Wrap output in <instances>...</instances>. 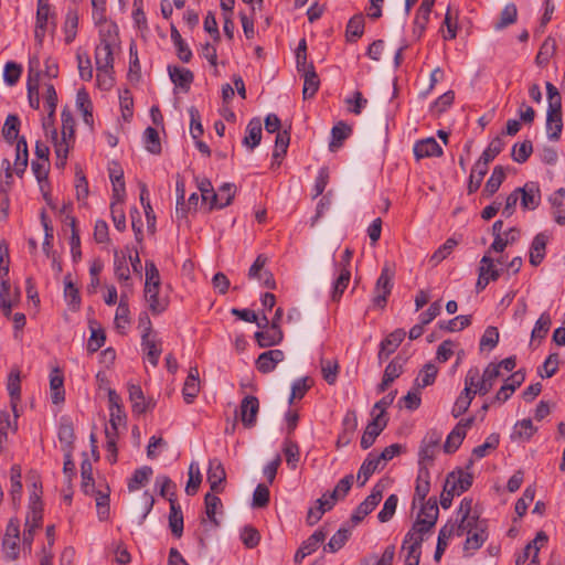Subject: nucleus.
Wrapping results in <instances>:
<instances>
[{
  "mask_svg": "<svg viewBox=\"0 0 565 565\" xmlns=\"http://www.w3.org/2000/svg\"><path fill=\"white\" fill-rule=\"evenodd\" d=\"M548 236L544 233H539L532 241L530 247V264L532 266H539L544 257Z\"/></svg>",
  "mask_w": 565,
  "mask_h": 565,
  "instance_id": "nucleus-25",
  "label": "nucleus"
},
{
  "mask_svg": "<svg viewBox=\"0 0 565 565\" xmlns=\"http://www.w3.org/2000/svg\"><path fill=\"white\" fill-rule=\"evenodd\" d=\"M40 60L36 56H33L29 60V70H28V98L29 104L33 109L40 108V95H39V84H40Z\"/></svg>",
  "mask_w": 565,
  "mask_h": 565,
  "instance_id": "nucleus-8",
  "label": "nucleus"
},
{
  "mask_svg": "<svg viewBox=\"0 0 565 565\" xmlns=\"http://www.w3.org/2000/svg\"><path fill=\"white\" fill-rule=\"evenodd\" d=\"M516 191L521 199V206L524 210H535L539 206L541 193L537 184L533 182L525 183L523 188H518Z\"/></svg>",
  "mask_w": 565,
  "mask_h": 565,
  "instance_id": "nucleus-16",
  "label": "nucleus"
},
{
  "mask_svg": "<svg viewBox=\"0 0 565 565\" xmlns=\"http://www.w3.org/2000/svg\"><path fill=\"white\" fill-rule=\"evenodd\" d=\"M505 178L504 170L501 166L494 167L491 177L488 179L483 192L488 195L494 194Z\"/></svg>",
  "mask_w": 565,
  "mask_h": 565,
  "instance_id": "nucleus-58",
  "label": "nucleus"
},
{
  "mask_svg": "<svg viewBox=\"0 0 565 565\" xmlns=\"http://www.w3.org/2000/svg\"><path fill=\"white\" fill-rule=\"evenodd\" d=\"M393 278L394 271L390 268L388 265H385L382 268L381 275L379 276L375 287H374V296L373 303L379 308H384L387 301L388 296L391 295L393 288Z\"/></svg>",
  "mask_w": 565,
  "mask_h": 565,
  "instance_id": "nucleus-6",
  "label": "nucleus"
},
{
  "mask_svg": "<svg viewBox=\"0 0 565 565\" xmlns=\"http://www.w3.org/2000/svg\"><path fill=\"white\" fill-rule=\"evenodd\" d=\"M7 388L11 398V406L13 412H17V405L21 397V387H20V374L19 372H11L8 377Z\"/></svg>",
  "mask_w": 565,
  "mask_h": 565,
  "instance_id": "nucleus-50",
  "label": "nucleus"
},
{
  "mask_svg": "<svg viewBox=\"0 0 565 565\" xmlns=\"http://www.w3.org/2000/svg\"><path fill=\"white\" fill-rule=\"evenodd\" d=\"M428 532V530L424 529L419 524L414 523L412 529L405 535L403 550H408L409 556H417L416 554L418 553V550L424 541V536Z\"/></svg>",
  "mask_w": 565,
  "mask_h": 565,
  "instance_id": "nucleus-14",
  "label": "nucleus"
},
{
  "mask_svg": "<svg viewBox=\"0 0 565 565\" xmlns=\"http://www.w3.org/2000/svg\"><path fill=\"white\" fill-rule=\"evenodd\" d=\"M145 147L152 154H160L162 147L160 142L159 131L154 127H148L145 130Z\"/></svg>",
  "mask_w": 565,
  "mask_h": 565,
  "instance_id": "nucleus-54",
  "label": "nucleus"
},
{
  "mask_svg": "<svg viewBox=\"0 0 565 565\" xmlns=\"http://www.w3.org/2000/svg\"><path fill=\"white\" fill-rule=\"evenodd\" d=\"M491 252H488L483 255L480 260L479 273L488 276L492 280H497L500 277V270L494 266V260L490 256Z\"/></svg>",
  "mask_w": 565,
  "mask_h": 565,
  "instance_id": "nucleus-64",
  "label": "nucleus"
},
{
  "mask_svg": "<svg viewBox=\"0 0 565 565\" xmlns=\"http://www.w3.org/2000/svg\"><path fill=\"white\" fill-rule=\"evenodd\" d=\"M286 462L291 469H296L300 458L299 446L296 441L286 438L282 447Z\"/></svg>",
  "mask_w": 565,
  "mask_h": 565,
  "instance_id": "nucleus-52",
  "label": "nucleus"
},
{
  "mask_svg": "<svg viewBox=\"0 0 565 565\" xmlns=\"http://www.w3.org/2000/svg\"><path fill=\"white\" fill-rule=\"evenodd\" d=\"M57 436L61 443L62 451H73L75 434L73 423L70 419H61Z\"/></svg>",
  "mask_w": 565,
  "mask_h": 565,
  "instance_id": "nucleus-26",
  "label": "nucleus"
},
{
  "mask_svg": "<svg viewBox=\"0 0 565 565\" xmlns=\"http://www.w3.org/2000/svg\"><path fill=\"white\" fill-rule=\"evenodd\" d=\"M236 192V186L233 183H224L221 185L215 195H213V206L223 209L231 204Z\"/></svg>",
  "mask_w": 565,
  "mask_h": 565,
  "instance_id": "nucleus-36",
  "label": "nucleus"
},
{
  "mask_svg": "<svg viewBox=\"0 0 565 565\" xmlns=\"http://www.w3.org/2000/svg\"><path fill=\"white\" fill-rule=\"evenodd\" d=\"M129 264L136 274L139 273V253L137 249L125 247L120 252L115 253L114 266L115 275L119 281L127 282L130 278Z\"/></svg>",
  "mask_w": 565,
  "mask_h": 565,
  "instance_id": "nucleus-4",
  "label": "nucleus"
},
{
  "mask_svg": "<svg viewBox=\"0 0 565 565\" xmlns=\"http://www.w3.org/2000/svg\"><path fill=\"white\" fill-rule=\"evenodd\" d=\"M452 536H462L459 526H455L451 522L446 523L440 530L437 539V546L434 558L439 561L448 546V542Z\"/></svg>",
  "mask_w": 565,
  "mask_h": 565,
  "instance_id": "nucleus-20",
  "label": "nucleus"
},
{
  "mask_svg": "<svg viewBox=\"0 0 565 565\" xmlns=\"http://www.w3.org/2000/svg\"><path fill=\"white\" fill-rule=\"evenodd\" d=\"M285 353L279 349L268 350L259 354L256 360V367L262 373H269L275 370L276 365L284 361Z\"/></svg>",
  "mask_w": 565,
  "mask_h": 565,
  "instance_id": "nucleus-21",
  "label": "nucleus"
},
{
  "mask_svg": "<svg viewBox=\"0 0 565 565\" xmlns=\"http://www.w3.org/2000/svg\"><path fill=\"white\" fill-rule=\"evenodd\" d=\"M20 119L17 115H9L6 118L2 136L10 143L14 142L19 135Z\"/></svg>",
  "mask_w": 565,
  "mask_h": 565,
  "instance_id": "nucleus-57",
  "label": "nucleus"
},
{
  "mask_svg": "<svg viewBox=\"0 0 565 565\" xmlns=\"http://www.w3.org/2000/svg\"><path fill=\"white\" fill-rule=\"evenodd\" d=\"M470 380L471 377H469L467 383H465L462 392L455 401V404L451 409V414L455 418H458L468 411L469 406L471 405V402L477 395L476 392L472 390L473 382Z\"/></svg>",
  "mask_w": 565,
  "mask_h": 565,
  "instance_id": "nucleus-19",
  "label": "nucleus"
},
{
  "mask_svg": "<svg viewBox=\"0 0 565 565\" xmlns=\"http://www.w3.org/2000/svg\"><path fill=\"white\" fill-rule=\"evenodd\" d=\"M143 270V303L150 315L160 316L169 308L171 286L163 282L153 260H146Z\"/></svg>",
  "mask_w": 565,
  "mask_h": 565,
  "instance_id": "nucleus-1",
  "label": "nucleus"
},
{
  "mask_svg": "<svg viewBox=\"0 0 565 565\" xmlns=\"http://www.w3.org/2000/svg\"><path fill=\"white\" fill-rule=\"evenodd\" d=\"M259 347L268 348L281 342L284 334L280 327L271 326L255 333Z\"/></svg>",
  "mask_w": 565,
  "mask_h": 565,
  "instance_id": "nucleus-24",
  "label": "nucleus"
},
{
  "mask_svg": "<svg viewBox=\"0 0 565 565\" xmlns=\"http://www.w3.org/2000/svg\"><path fill=\"white\" fill-rule=\"evenodd\" d=\"M260 139H262V122L258 118H253L246 127V136L243 140V143L246 147L254 149L255 147H257L259 145Z\"/></svg>",
  "mask_w": 565,
  "mask_h": 565,
  "instance_id": "nucleus-38",
  "label": "nucleus"
},
{
  "mask_svg": "<svg viewBox=\"0 0 565 565\" xmlns=\"http://www.w3.org/2000/svg\"><path fill=\"white\" fill-rule=\"evenodd\" d=\"M413 151L417 160L430 157H440L443 154V148L433 137L416 141Z\"/></svg>",
  "mask_w": 565,
  "mask_h": 565,
  "instance_id": "nucleus-15",
  "label": "nucleus"
},
{
  "mask_svg": "<svg viewBox=\"0 0 565 565\" xmlns=\"http://www.w3.org/2000/svg\"><path fill=\"white\" fill-rule=\"evenodd\" d=\"M438 514L439 510L437 505V500L435 498H430L427 500L426 503H423L415 523L430 531L436 524Z\"/></svg>",
  "mask_w": 565,
  "mask_h": 565,
  "instance_id": "nucleus-13",
  "label": "nucleus"
},
{
  "mask_svg": "<svg viewBox=\"0 0 565 565\" xmlns=\"http://www.w3.org/2000/svg\"><path fill=\"white\" fill-rule=\"evenodd\" d=\"M200 393V374L198 366H191L183 384L182 396L186 404H192Z\"/></svg>",
  "mask_w": 565,
  "mask_h": 565,
  "instance_id": "nucleus-18",
  "label": "nucleus"
},
{
  "mask_svg": "<svg viewBox=\"0 0 565 565\" xmlns=\"http://www.w3.org/2000/svg\"><path fill=\"white\" fill-rule=\"evenodd\" d=\"M77 26H78V13L76 9L70 8L65 15L64 21V41L66 44L72 43L77 34Z\"/></svg>",
  "mask_w": 565,
  "mask_h": 565,
  "instance_id": "nucleus-35",
  "label": "nucleus"
},
{
  "mask_svg": "<svg viewBox=\"0 0 565 565\" xmlns=\"http://www.w3.org/2000/svg\"><path fill=\"white\" fill-rule=\"evenodd\" d=\"M118 28L104 21L99 24V43L95 50L96 70L113 68L115 55L119 52Z\"/></svg>",
  "mask_w": 565,
  "mask_h": 565,
  "instance_id": "nucleus-2",
  "label": "nucleus"
},
{
  "mask_svg": "<svg viewBox=\"0 0 565 565\" xmlns=\"http://www.w3.org/2000/svg\"><path fill=\"white\" fill-rule=\"evenodd\" d=\"M351 532L349 529L341 527L339 529L330 539L329 543L324 547V550L334 553L342 548L345 542L349 540Z\"/></svg>",
  "mask_w": 565,
  "mask_h": 565,
  "instance_id": "nucleus-61",
  "label": "nucleus"
},
{
  "mask_svg": "<svg viewBox=\"0 0 565 565\" xmlns=\"http://www.w3.org/2000/svg\"><path fill=\"white\" fill-rule=\"evenodd\" d=\"M443 438L441 431L437 429H430L424 436L419 451H418V465L419 467H427L431 465L439 451L440 441Z\"/></svg>",
  "mask_w": 565,
  "mask_h": 565,
  "instance_id": "nucleus-5",
  "label": "nucleus"
},
{
  "mask_svg": "<svg viewBox=\"0 0 565 565\" xmlns=\"http://www.w3.org/2000/svg\"><path fill=\"white\" fill-rule=\"evenodd\" d=\"M94 324L95 322H89L90 337L87 341V351L90 353L98 351L106 341L105 331L102 328H95Z\"/></svg>",
  "mask_w": 565,
  "mask_h": 565,
  "instance_id": "nucleus-51",
  "label": "nucleus"
},
{
  "mask_svg": "<svg viewBox=\"0 0 565 565\" xmlns=\"http://www.w3.org/2000/svg\"><path fill=\"white\" fill-rule=\"evenodd\" d=\"M380 468L382 469L383 465L376 458L374 452H370L358 471L356 479L360 482V486L363 487L369 478Z\"/></svg>",
  "mask_w": 565,
  "mask_h": 565,
  "instance_id": "nucleus-28",
  "label": "nucleus"
},
{
  "mask_svg": "<svg viewBox=\"0 0 565 565\" xmlns=\"http://www.w3.org/2000/svg\"><path fill=\"white\" fill-rule=\"evenodd\" d=\"M258 411L259 402L257 397L247 395L243 398L239 406V415L245 427L250 428L256 424Z\"/></svg>",
  "mask_w": 565,
  "mask_h": 565,
  "instance_id": "nucleus-11",
  "label": "nucleus"
},
{
  "mask_svg": "<svg viewBox=\"0 0 565 565\" xmlns=\"http://www.w3.org/2000/svg\"><path fill=\"white\" fill-rule=\"evenodd\" d=\"M188 475L189 480L185 486V493L188 495H194L198 492L200 484L202 482V475L199 462L192 461L190 463Z\"/></svg>",
  "mask_w": 565,
  "mask_h": 565,
  "instance_id": "nucleus-41",
  "label": "nucleus"
},
{
  "mask_svg": "<svg viewBox=\"0 0 565 565\" xmlns=\"http://www.w3.org/2000/svg\"><path fill=\"white\" fill-rule=\"evenodd\" d=\"M10 495L12 498L13 503H17L21 499L22 494V483H21V467L19 465H13L10 469Z\"/></svg>",
  "mask_w": 565,
  "mask_h": 565,
  "instance_id": "nucleus-48",
  "label": "nucleus"
},
{
  "mask_svg": "<svg viewBox=\"0 0 565 565\" xmlns=\"http://www.w3.org/2000/svg\"><path fill=\"white\" fill-rule=\"evenodd\" d=\"M225 479L226 472L222 462L216 458L211 459L207 470V482L210 483L211 490L216 493L222 492V483Z\"/></svg>",
  "mask_w": 565,
  "mask_h": 565,
  "instance_id": "nucleus-22",
  "label": "nucleus"
},
{
  "mask_svg": "<svg viewBox=\"0 0 565 565\" xmlns=\"http://www.w3.org/2000/svg\"><path fill=\"white\" fill-rule=\"evenodd\" d=\"M64 377L63 374L57 370H53L50 374V388L51 398L54 404H58L64 401Z\"/></svg>",
  "mask_w": 565,
  "mask_h": 565,
  "instance_id": "nucleus-39",
  "label": "nucleus"
},
{
  "mask_svg": "<svg viewBox=\"0 0 565 565\" xmlns=\"http://www.w3.org/2000/svg\"><path fill=\"white\" fill-rule=\"evenodd\" d=\"M49 1L50 0H38L34 38L40 44L45 38L49 24L51 23L52 26L55 28V13L52 11Z\"/></svg>",
  "mask_w": 565,
  "mask_h": 565,
  "instance_id": "nucleus-7",
  "label": "nucleus"
},
{
  "mask_svg": "<svg viewBox=\"0 0 565 565\" xmlns=\"http://www.w3.org/2000/svg\"><path fill=\"white\" fill-rule=\"evenodd\" d=\"M351 127L343 121H339L331 130L332 140L329 145L330 150L335 151L342 142L351 135Z\"/></svg>",
  "mask_w": 565,
  "mask_h": 565,
  "instance_id": "nucleus-43",
  "label": "nucleus"
},
{
  "mask_svg": "<svg viewBox=\"0 0 565 565\" xmlns=\"http://www.w3.org/2000/svg\"><path fill=\"white\" fill-rule=\"evenodd\" d=\"M500 376L499 366L490 363L484 369L482 375L477 367H470L465 376V383L471 377L473 382L472 390L476 394L486 395L493 387L497 379Z\"/></svg>",
  "mask_w": 565,
  "mask_h": 565,
  "instance_id": "nucleus-3",
  "label": "nucleus"
},
{
  "mask_svg": "<svg viewBox=\"0 0 565 565\" xmlns=\"http://www.w3.org/2000/svg\"><path fill=\"white\" fill-rule=\"evenodd\" d=\"M563 129L562 114L546 115V134L550 140L557 141Z\"/></svg>",
  "mask_w": 565,
  "mask_h": 565,
  "instance_id": "nucleus-53",
  "label": "nucleus"
},
{
  "mask_svg": "<svg viewBox=\"0 0 565 565\" xmlns=\"http://www.w3.org/2000/svg\"><path fill=\"white\" fill-rule=\"evenodd\" d=\"M386 425H387V417H383L381 415H374V417L367 424V426L362 435L361 447L363 449H369L374 444L376 437L386 427Z\"/></svg>",
  "mask_w": 565,
  "mask_h": 565,
  "instance_id": "nucleus-12",
  "label": "nucleus"
},
{
  "mask_svg": "<svg viewBox=\"0 0 565 565\" xmlns=\"http://www.w3.org/2000/svg\"><path fill=\"white\" fill-rule=\"evenodd\" d=\"M430 490V473L428 467H419L415 484L413 503H423Z\"/></svg>",
  "mask_w": 565,
  "mask_h": 565,
  "instance_id": "nucleus-23",
  "label": "nucleus"
},
{
  "mask_svg": "<svg viewBox=\"0 0 565 565\" xmlns=\"http://www.w3.org/2000/svg\"><path fill=\"white\" fill-rule=\"evenodd\" d=\"M109 178L113 183V196L117 200H122L125 193L124 173L118 166L109 168Z\"/></svg>",
  "mask_w": 565,
  "mask_h": 565,
  "instance_id": "nucleus-46",
  "label": "nucleus"
},
{
  "mask_svg": "<svg viewBox=\"0 0 565 565\" xmlns=\"http://www.w3.org/2000/svg\"><path fill=\"white\" fill-rule=\"evenodd\" d=\"M555 52H556L555 40L550 36L546 38L544 40V42L542 43L540 51L535 57V63L541 67L546 66L548 64L551 57L555 54Z\"/></svg>",
  "mask_w": 565,
  "mask_h": 565,
  "instance_id": "nucleus-42",
  "label": "nucleus"
},
{
  "mask_svg": "<svg viewBox=\"0 0 565 565\" xmlns=\"http://www.w3.org/2000/svg\"><path fill=\"white\" fill-rule=\"evenodd\" d=\"M488 172V166L484 164L483 161H477L472 168V171L469 177V183H468V192L473 193L476 192L484 178V175Z\"/></svg>",
  "mask_w": 565,
  "mask_h": 565,
  "instance_id": "nucleus-44",
  "label": "nucleus"
},
{
  "mask_svg": "<svg viewBox=\"0 0 565 565\" xmlns=\"http://www.w3.org/2000/svg\"><path fill=\"white\" fill-rule=\"evenodd\" d=\"M536 430L537 428L530 418L522 419L515 423L511 438L513 440L529 441Z\"/></svg>",
  "mask_w": 565,
  "mask_h": 565,
  "instance_id": "nucleus-34",
  "label": "nucleus"
},
{
  "mask_svg": "<svg viewBox=\"0 0 565 565\" xmlns=\"http://www.w3.org/2000/svg\"><path fill=\"white\" fill-rule=\"evenodd\" d=\"M499 445V435L491 434L487 437L486 441L482 445H479L473 448L472 456L476 459H481L486 457L490 451L494 450Z\"/></svg>",
  "mask_w": 565,
  "mask_h": 565,
  "instance_id": "nucleus-62",
  "label": "nucleus"
},
{
  "mask_svg": "<svg viewBox=\"0 0 565 565\" xmlns=\"http://www.w3.org/2000/svg\"><path fill=\"white\" fill-rule=\"evenodd\" d=\"M463 534L467 535L463 550L466 552L479 550L488 539L487 522L479 520L476 524L471 523L469 526H465Z\"/></svg>",
  "mask_w": 565,
  "mask_h": 565,
  "instance_id": "nucleus-9",
  "label": "nucleus"
},
{
  "mask_svg": "<svg viewBox=\"0 0 565 565\" xmlns=\"http://www.w3.org/2000/svg\"><path fill=\"white\" fill-rule=\"evenodd\" d=\"M169 75L171 81L182 88L188 89L193 81V74L191 71L183 67H169Z\"/></svg>",
  "mask_w": 565,
  "mask_h": 565,
  "instance_id": "nucleus-45",
  "label": "nucleus"
},
{
  "mask_svg": "<svg viewBox=\"0 0 565 565\" xmlns=\"http://www.w3.org/2000/svg\"><path fill=\"white\" fill-rule=\"evenodd\" d=\"M405 331L403 329H396L391 332L380 344V351L377 358L380 362L386 360L392 353H394L405 338Z\"/></svg>",
  "mask_w": 565,
  "mask_h": 565,
  "instance_id": "nucleus-17",
  "label": "nucleus"
},
{
  "mask_svg": "<svg viewBox=\"0 0 565 565\" xmlns=\"http://www.w3.org/2000/svg\"><path fill=\"white\" fill-rule=\"evenodd\" d=\"M451 484V491L461 494L467 491L472 484V477L470 473L459 471L458 473L451 472L446 478Z\"/></svg>",
  "mask_w": 565,
  "mask_h": 565,
  "instance_id": "nucleus-37",
  "label": "nucleus"
},
{
  "mask_svg": "<svg viewBox=\"0 0 565 565\" xmlns=\"http://www.w3.org/2000/svg\"><path fill=\"white\" fill-rule=\"evenodd\" d=\"M466 437V433L461 430V428H457L456 426L449 433L444 444V451L447 454L455 452L459 446L462 444Z\"/></svg>",
  "mask_w": 565,
  "mask_h": 565,
  "instance_id": "nucleus-60",
  "label": "nucleus"
},
{
  "mask_svg": "<svg viewBox=\"0 0 565 565\" xmlns=\"http://www.w3.org/2000/svg\"><path fill=\"white\" fill-rule=\"evenodd\" d=\"M384 486L382 483H376L371 494L366 497V499L359 504L351 516V521L356 525L359 524L367 514H370L380 501L383 498Z\"/></svg>",
  "mask_w": 565,
  "mask_h": 565,
  "instance_id": "nucleus-10",
  "label": "nucleus"
},
{
  "mask_svg": "<svg viewBox=\"0 0 565 565\" xmlns=\"http://www.w3.org/2000/svg\"><path fill=\"white\" fill-rule=\"evenodd\" d=\"M76 106L83 113L84 121L93 124L92 102L85 89H79L76 94Z\"/></svg>",
  "mask_w": 565,
  "mask_h": 565,
  "instance_id": "nucleus-49",
  "label": "nucleus"
},
{
  "mask_svg": "<svg viewBox=\"0 0 565 565\" xmlns=\"http://www.w3.org/2000/svg\"><path fill=\"white\" fill-rule=\"evenodd\" d=\"M519 238V230L512 227L504 232L502 235L498 234V237H494V241L491 244L489 250L494 253H502L509 245L514 244Z\"/></svg>",
  "mask_w": 565,
  "mask_h": 565,
  "instance_id": "nucleus-33",
  "label": "nucleus"
},
{
  "mask_svg": "<svg viewBox=\"0 0 565 565\" xmlns=\"http://www.w3.org/2000/svg\"><path fill=\"white\" fill-rule=\"evenodd\" d=\"M169 526L172 534L177 537H180L183 533V514L175 499L169 498Z\"/></svg>",
  "mask_w": 565,
  "mask_h": 565,
  "instance_id": "nucleus-31",
  "label": "nucleus"
},
{
  "mask_svg": "<svg viewBox=\"0 0 565 565\" xmlns=\"http://www.w3.org/2000/svg\"><path fill=\"white\" fill-rule=\"evenodd\" d=\"M303 77V89L302 95L303 98L312 97L319 89L320 81L315 70L309 68V71L301 73Z\"/></svg>",
  "mask_w": 565,
  "mask_h": 565,
  "instance_id": "nucleus-47",
  "label": "nucleus"
},
{
  "mask_svg": "<svg viewBox=\"0 0 565 565\" xmlns=\"http://www.w3.org/2000/svg\"><path fill=\"white\" fill-rule=\"evenodd\" d=\"M518 20V8L514 3L510 2L500 12L498 20L493 23L495 31H502L505 28L514 24Z\"/></svg>",
  "mask_w": 565,
  "mask_h": 565,
  "instance_id": "nucleus-32",
  "label": "nucleus"
},
{
  "mask_svg": "<svg viewBox=\"0 0 565 565\" xmlns=\"http://www.w3.org/2000/svg\"><path fill=\"white\" fill-rule=\"evenodd\" d=\"M546 542H547V535L545 534V532L540 531L536 534L535 539L526 545V547L524 550V555L518 557L516 565L525 564L530 557H532V563H536V558L539 556V551H540L541 546H543Z\"/></svg>",
  "mask_w": 565,
  "mask_h": 565,
  "instance_id": "nucleus-27",
  "label": "nucleus"
},
{
  "mask_svg": "<svg viewBox=\"0 0 565 565\" xmlns=\"http://www.w3.org/2000/svg\"><path fill=\"white\" fill-rule=\"evenodd\" d=\"M119 106L122 120L129 122L134 116V98L128 89L119 93Z\"/></svg>",
  "mask_w": 565,
  "mask_h": 565,
  "instance_id": "nucleus-56",
  "label": "nucleus"
},
{
  "mask_svg": "<svg viewBox=\"0 0 565 565\" xmlns=\"http://www.w3.org/2000/svg\"><path fill=\"white\" fill-rule=\"evenodd\" d=\"M503 147L504 142L502 138L495 137L483 150L478 161H483L484 164L488 166L503 150Z\"/></svg>",
  "mask_w": 565,
  "mask_h": 565,
  "instance_id": "nucleus-59",
  "label": "nucleus"
},
{
  "mask_svg": "<svg viewBox=\"0 0 565 565\" xmlns=\"http://www.w3.org/2000/svg\"><path fill=\"white\" fill-rule=\"evenodd\" d=\"M61 120H62V128H61V135L63 139H74V132H75V120L71 113V110L64 108L61 114Z\"/></svg>",
  "mask_w": 565,
  "mask_h": 565,
  "instance_id": "nucleus-63",
  "label": "nucleus"
},
{
  "mask_svg": "<svg viewBox=\"0 0 565 565\" xmlns=\"http://www.w3.org/2000/svg\"><path fill=\"white\" fill-rule=\"evenodd\" d=\"M565 189L556 190L550 198L552 204V214L554 221L559 225H565Z\"/></svg>",
  "mask_w": 565,
  "mask_h": 565,
  "instance_id": "nucleus-30",
  "label": "nucleus"
},
{
  "mask_svg": "<svg viewBox=\"0 0 565 565\" xmlns=\"http://www.w3.org/2000/svg\"><path fill=\"white\" fill-rule=\"evenodd\" d=\"M143 350H147L149 362L156 366L161 355L162 348L161 342H158L151 338L150 328L147 329V332H143Z\"/></svg>",
  "mask_w": 565,
  "mask_h": 565,
  "instance_id": "nucleus-40",
  "label": "nucleus"
},
{
  "mask_svg": "<svg viewBox=\"0 0 565 565\" xmlns=\"http://www.w3.org/2000/svg\"><path fill=\"white\" fill-rule=\"evenodd\" d=\"M458 519L459 522H451L455 526H459L460 530L465 529V526H469L471 523L479 521V516L472 514V500L465 498L459 505L458 509Z\"/></svg>",
  "mask_w": 565,
  "mask_h": 565,
  "instance_id": "nucleus-29",
  "label": "nucleus"
},
{
  "mask_svg": "<svg viewBox=\"0 0 565 565\" xmlns=\"http://www.w3.org/2000/svg\"><path fill=\"white\" fill-rule=\"evenodd\" d=\"M551 323L552 321L550 315L547 312H543L535 322V326L532 330L531 341L534 342L536 340H543L550 330Z\"/></svg>",
  "mask_w": 565,
  "mask_h": 565,
  "instance_id": "nucleus-55",
  "label": "nucleus"
}]
</instances>
